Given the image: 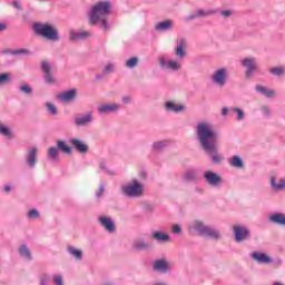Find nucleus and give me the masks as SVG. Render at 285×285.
I'll use <instances>...</instances> for the list:
<instances>
[{
	"mask_svg": "<svg viewBox=\"0 0 285 285\" xmlns=\"http://www.w3.org/2000/svg\"><path fill=\"white\" fill-rule=\"evenodd\" d=\"M202 148L212 155L214 164H219L223 157L217 154V134L210 122H199L196 127Z\"/></svg>",
	"mask_w": 285,
	"mask_h": 285,
	"instance_id": "1",
	"label": "nucleus"
},
{
	"mask_svg": "<svg viewBox=\"0 0 285 285\" xmlns=\"http://www.w3.org/2000/svg\"><path fill=\"white\" fill-rule=\"evenodd\" d=\"M110 14V2H98L96 3L89 13V23L90 26H95L99 23L101 17H106Z\"/></svg>",
	"mask_w": 285,
	"mask_h": 285,
	"instance_id": "2",
	"label": "nucleus"
},
{
	"mask_svg": "<svg viewBox=\"0 0 285 285\" xmlns=\"http://www.w3.org/2000/svg\"><path fill=\"white\" fill-rule=\"evenodd\" d=\"M35 32L40 35V37H45V39H49V41H58L59 35L57 33V29L50 24L36 23L33 26Z\"/></svg>",
	"mask_w": 285,
	"mask_h": 285,
	"instance_id": "3",
	"label": "nucleus"
},
{
	"mask_svg": "<svg viewBox=\"0 0 285 285\" xmlns=\"http://www.w3.org/2000/svg\"><path fill=\"white\" fill-rule=\"evenodd\" d=\"M121 191L127 197H141V195H144V184L134 179L131 183L122 186Z\"/></svg>",
	"mask_w": 285,
	"mask_h": 285,
	"instance_id": "4",
	"label": "nucleus"
},
{
	"mask_svg": "<svg viewBox=\"0 0 285 285\" xmlns=\"http://www.w3.org/2000/svg\"><path fill=\"white\" fill-rule=\"evenodd\" d=\"M194 228L195 230H198V233L200 235H203L204 237H210V239H219V232L210 228V227H206L204 225V223L196 220L194 223Z\"/></svg>",
	"mask_w": 285,
	"mask_h": 285,
	"instance_id": "5",
	"label": "nucleus"
},
{
	"mask_svg": "<svg viewBox=\"0 0 285 285\" xmlns=\"http://www.w3.org/2000/svg\"><path fill=\"white\" fill-rule=\"evenodd\" d=\"M242 66L247 68V70L245 71V77L247 79H250V77H253V72H255L257 70V61L255 60V58L243 59Z\"/></svg>",
	"mask_w": 285,
	"mask_h": 285,
	"instance_id": "6",
	"label": "nucleus"
},
{
	"mask_svg": "<svg viewBox=\"0 0 285 285\" xmlns=\"http://www.w3.org/2000/svg\"><path fill=\"white\" fill-rule=\"evenodd\" d=\"M75 97H77V89H70L68 91L60 92L57 95L58 101H61L62 104H68L75 100Z\"/></svg>",
	"mask_w": 285,
	"mask_h": 285,
	"instance_id": "7",
	"label": "nucleus"
},
{
	"mask_svg": "<svg viewBox=\"0 0 285 285\" xmlns=\"http://www.w3.org/2000/svg\"><path fill=\"white\" fill-rule=\"evenodd\" d=\"M212 80L217 86H225L226 85V69H218L212 76Z\"/></svg>",
	"mask_w": 285,
	"mask_h": 285,
	"instance_id": "8",
	"label": "nucleus"
},
{
	"mask_svg": "<svg viewBox=\"0 0 285 285\" xmlns=\"http://www.w3.org/2000/svg\"><path fill=\"white\" fill-rule=\"evenodd\" d=\"M235 239L236 242H244L248 238V228L242 226H234Z\"/></svg>",
	"mask_w": 285,
	"mask_h": 285,
	"instance_id": "9",
	"label": "nucleus"
},
{
	"mask_svg": "<svg viewBox=\"0 0 285 285\" xmlns=\"http://www.w3.org/2000/svg\"><path fill=\"white\" fill-rule=\"evenodd\" d=\"M204 177L209 186H217L222 184V177L213 171H206Z\"/></svg>",
	"mask_w": 285,
	"mask_h": 285,
	"instance_id": "10",
	"label": "nucleus"
},
{
	"mask_svg": "<svg viewBox=\"0 0 285 285\" xmlns=\"http://www.w3.org/2000/svg\"><path fill=\"white\" fill-rule=\"evenodd\" d=\"M41 69L45 72V81L47 83H55V78H52V69L50 68V63L48 61H42Z\"/></svg>",
	"mask_w": 285,
	"mask_h": 285,
	"instance_id": "11",
	"label": "nucleus"
},
{
	"mask_svg": "<svg viewBox=\"0 0 285 285\" xmlns=\"http://www.w3.org/2000/svg\"><path fill=\"white\" fill-rule=\"evenodd\" d=\"M252 257L258 264H271V262H272L271 256H268L264 253L254 252V253H252Z\"/></svg>",
	"mask_w": 285,
	"mask_h": 285,
	"instance_id": "12",
	"label": "nucleus"
},
{
	"mask_svg": "<svg viewBox=\"0 0 285 285\" xmlns=\"http://www.w3.org/2000/svg\"><path fill=\"white\" fill-rule=\"evenodd\" d=\"M70 144H72L73 148L78 150L81 155H86L88 153V145L79 139H71Z\"/></svg>",
	"mask_w": 285,
	"mask_h": 285,
	"instance_id": "13",
	"label": "nucleus"
},
{
	"mask_svg": "<svg viewBox=\"0 0 285 285\" xmlns=\"http://www.w3.org/2000/svg\"><path fill=\"white\" fill-rule=\"evenodd\" d=\"M116 110H119V105L117 104L101 105L98 107L100 115H108V112H116Z\"/></svg>",
	"mask_w": 285,
	"mask_h": 285,
	"instance_id": "14",
	"label": "nucleus"
},
{
	"mask_svg": "<svg viewBox=\"0 0 285 285\" xmlns=\"http://www.w3.org/2000/svg\"><path fill=\"white\" fill-rule=\"evenodd\" d=\"M37 153H39L37 147H33L29 151V155H28V158H27V164H28V166H30V168H35V166H37Z\"/></svg>",
	"mask_w": 285,
	"mask_h": 285,
	"instance_id": "15",
	"label": "nucleus"
},
{
	"mask_svg": "<svg viewBox=\"0 0 285 285\" xmlns=\"http://www.w3.org/2000/svg\"><path fill=\"white\" fill-rule=\"evenodd\" d=\"M88 37H91L90 31H82V32H79V33H77L75 31L70 32L71 41H79L81 39H88Z\"/></svg>",
	"mask_w": 285,
	"mask_h": 285,
	"instance_id": "16",
	"label": "nucleus"
},
{
	"mask_svg": "<svg viewBox=\"0 0 285 285\" xmlns=\"http://www.w3.org/2000/svg\"><path fill=\"white\" fill-rule=\"evenodd\" d=\"M100 224L109 230V233H115V223L109 217H100Z\"/></svg>",
	"mask_w": 285,
	"mask_h": 285,
	"instance_id": "17",
	"label": "nucleus"
},
{
	"mask_svg": "<svg viewBox=\"0 0 285 285\" xmlns=\"http://www.w3.org/2000/svg\"><path fill=\"white\" fill-rule=\"evenodd\" d=\"M186 40L180 39L178 40V46L176 48V55L177 57H179L180 59H184V57H186Z\"/></svg>",
	"mask_w": 285,
	"mask_h": 285,
	"instance_id": "18",
	"label": "nucleus"
},
{
	"mask_svg": "<svg viewBox=\"0 0 285 285\" xmlns=\"http://www.w3.org/2000/svg\"><path fill=\"white\" fill-rule=\"evenodd\" d=\"M153 238L156 239V242H161L163 244L170 242V236H168V234L161 233V232H155L153 234Z\"/></svg>",
	"mask_w": 285,
	"mask_h": 285,
	"instance_id": "19",
	"label": "nucleus"
},
{
	"mask_svg": "<svg viewBox=\"0 0 285 285\" xmlns=\"http://www.w3.org/2000/svg\"><path fill=\"white\" fill-rule=\"evenodd\" d=\"M154 271H159L160 273H168V263H166V261H156L154 264Z\"/></svg>",
	"mask_w": 285,
	"mask_h": 285,
	"instance_id": "20",
	"label": "nucleus"
},
{
	"mask_svg": "<svg viewBox=\"0 0 285 285\" xmlns=\"http://www.w3.org/2000/svg\"><path fill=\"white\" fill-rule=\"evenodd\" d=\"M269 220H272L273 224H278L279 226H285L284 214H274L269 217Z\"/></svg>",
	"mask_w": 285,
	"mask_h": 285,
	"instance_id": "21",
	"label": "nucleus"
},
{
	"mask_svg": "<svg viewBox=\"0 0 285 285\" xmlns=\"http://www.w3.org/2000/svg\"><path fill=\"white\" fill-rule=\"evenodd\" d=\"M170 28H173V20H165L156 24V30L159 31L170 30Z\"/></svg>",
	"mask_w": 285,
	"mask_h": 285,
	"instance_id": "22",
	"label": "nucleus"
},
{
	"mask_svg": "<svg viewBox=\"0 0 285 285\" xmlns=\"http://www.w3.org/2000/svg\"><path fill=\"white\" fill-rule=\"evenodd\" d=\"M256 90H257V92H262V95H265V97H275V91H273L266 87L256 86Z\"/></svg>",
	"mask_w": 285,
	"mask_h": 285,
	"instance_id": "23",
	"label": "nucleus"
},
{
	"mask_svg": "<svg viewBox=\"0 0 285 285\" xmlns=\"http://www.w3.org/2000/svg\"><path fill=\"white\" fill-rule=\"evenodd\" d=\"M90 121H92V115L89 114L82 118H77L76 119V125L77 126H86V124H90Z\"/></svg>",
	"mask_w": 285,
	"mask_h": 285,
	"instance_id": "24",
	"label": "nucleus"
},
{
	"mask_svg": "<svg viewBox=\"0 0 285 285\" xmlns=\"http://www.w3.org/2000/svg\"><path fill=\"white\" fill-rule=\"evenodd\" d=\"M57 146L59 150H61L62 153H66V155H70V153H72V149L70 148V146L66 145V141L59 140L57 142Z\"/></svg>",
	"mask_w": 285,
	"mask_h": 285,
	"instance_id": "25",
	"label": "nucleus"
},
{
	"mask_svg": "<svg viewBox=\"0 0 285 285\" xmlns=\"http://www.w3.org/2000/svg\"><path fill=\"white\" fill-rule=\"evenodd\" d=\"M230 166H233L234 168H243L244 167V163L242 161V158H239V156H234L230 161H229Z\"/></svg>",
	"mask_w": 285,
	"mask_h": 285,
	"instance_id": "26",
	"label": "nucleus"
},
{
	"mask_svg": "<svg viewBox=\"0 0 285 285\" xmlns=\"http://www.w3.org/2000/svg\"><path fill=\"white\" fill-rule=\"evenodd\" d=\"M167 110H173V112H180V110H184V106L181 105H175L171 101L166 102Z\"/></svg>",
	"mask_w": 285,
	"mask_h": 285,
	"instance_id": "27",
	"label": "nucleus"
},
{
	"mask_svg": "<svg viewBox=\"0 0 285 285\" xmlns=\"http://www.w3.org/2000/svg\"><path fill=\"white\" fill-rule=\"evenodd\" d=\"M19 254L21 257H26V259H32V256L30 255V249L26 245H21L19 248Z\"/></svg>",
	"mask_w": 285,
	"mask_h": 285,
	"instance_id": "28",
	"label": "nucleus"
},
{
	"mask_svg": "<svg viewBox=\"0 0 285 285\" xmlns=\"http://www.w3.org/2000/svg\"><path fill=\"white\" fill-rule=\"evenodd\" d=\"M271 184L275 190H282L285 188V180H279L278 184L275 183V177H272Z\"/></svg>",
	"mask_w": 285,
	"mask_h": 285,
	"instance_id": "29",
	"label": "nucleus"
},
{
	"mask_svg": "<svg viewBox=\"0 0 285 285\" xmlns=\"http://www.w3.org/2000/svg\"><path fill=\"white\" fill-rule=\"evenodd\" d=\"M181 65L175 60H170L167 62V70H179Z\"/></svg>",
	"mask_w": 285,
	"mask_h": 285,
	"instance_id": "30",
	"label": "nucleus"
},
{
	"mask_svg": "<svg viewBox=\"0 0 285 285\" xmlns=\"http://www.w3.org/2000/svg\"><path fill=\"white\" fill-rule=\"evenodd\" d=\"M149 246L150 245H148L144 240H138V242L134 243V248H136L137 250H146V248H148Z\"/></svg>",
	"mask_w": 285,
	"mask_h": 285,
	"instance_id": "31",
	"label": "nucleus"
},
{
	"mask_svg": "<svg viewBox=\"0 0 285 285\" xmlns=\"http://www.w3.org/2000/svg\"><path fill=\"white\" fill-rule=\"evenodd\" d=\"M185 179L187 181H193V179H197V173L193 169H189L185 173Z\"/></svg>",
	"mask_w": 285,
	"mask_h": 285,
	"instance_id": "32",
	"label": "nucleus"
},
{
	"mask_svg": "<svg viewBox=\"0 0 285 285\" xmlns=\"http://www.w3.org/2000/svg\"><path fill=\"white\" fill-rule=\"evenodd\" d=\"M69 253L70 255H72L73 257H76V259H81L82 257V252L81 249H77L75 247H69Z\"/></svg>",
	"mask_w": 285,
	"mask_h": 285,
	"instance_id": "33",
	"label": "nucleus"
},
{
	"mask_svg": "<svg viewBox=\"0 0 285 285\" xmlns=\"http://www.w3.org/2000/svg\"><path fill=\"white\" fill-rule=\"evenodd\" d=\"M0 135H3V137H12V131L4 125L0 124Z\"/></svg>",
	"mask_w": 285,
	"mask_h": 285,
	"instance_id": "34",
	"label": "nucleus"
},
{
	"mask_svg": "<svg viewBox=\"0 0 285 285\" xmlns=\"http://www.w3.org/2000/svg\"><path fill=\"white\" fill-rule=\"evenodd\" d=\"M12 79L10 78V73H1L0 75V86H3V83H10Z\"/></svg>",
	"mask_w": 285,
	"mask_h": 285,
	"instance_id": "35",
	"label": "nucleus"
},
{
	"mask_svg": "<svg viewBox=\"0 0 285 285\" xmlns=\"http://www.w3.org/2000/svg\"><path fill=\"white\" fill-rule=\"evenodd\" d=\"M137 63H139V59H137V58H130L129 60H127L126 62H125V65H126V67L127 68H135L136 66H137Z\"/></svg>",
	"mask_w": 285,
	"mask_h": 285,
	"instance_id": "36",
	"label": "nucleus"
},
{
	"mask_svg": "<svg viewBox=\"0 0 285 285\" xmlns=\"http://www.w3.org/2000/svg\"><path fill=\"white\" fill-rule=\"evenodd\" d=\"M48 155L51 159H57V155H59V150L57 149V147H51L48 150Z\"/></svg>",
	"mask_w": 285,
	"mask_h": 285,
	"instance_id": "37",
	"label": "nucleus"
},
{
	"mask_svg": "<svg viewBox=\"0 0 285 285\" xmlns=\"http://www.w3.org/2000/svg\"><path fill=\"white\" fill-rule=\"evenodd\" d=\"M102 72L104 75H110L111 72H115V65L109 63L105 66Z\"/></svg>",
	"mask_w": 285,
	"mask_h": 285,
	"instance_id": "38",
	"label": "nucleus"
},
{
	"mask_svg": "<svg viewBox=\"0 0 285 285\" xmlns=\"http://www.w3.org/2000/svg\"><path fill=\"white\" fill-rule=\"evenodd\" d=\"M47 108L51 115H57V107L53 104L47 102Z\"/></svg>",
	"mask_w": 285,
	"mask_h": 285,
	"instance_id": "39",
	"label": "nucleus"
},
{
	"mask_svg": "<svg viewBox=\"0 0 285 285\" xmlns=\"http://www.w3.org/2000/svg\"><path fill=\"white\" fill-rule=\"evenodd\" d=\"M20 90L21 92H24V95H30V92H32V88H30L28 85H22Z\"/></svg>",
	"mask_w": 285,
	"mask_h": 285,
	"instance_id": "40",
	"label": "nucleus"
},
{
	"mask_svg": "<svg viewBox=\"0 0 285 285\" xmlns=\"http://www.w3.org/2000/svg\"><path fill=\"white\" fill-rule=\"evenodd\" d=\"M269 72H272V75L279 76V75H284V69L283 68H273L269 70Z\"/></svg>",
	"mask_w": 285,
	"mask_h": 285,
	"instance_id": "41",
	"label": "nucleus"
},
{
	"mask_svg": "<svg viewBox=\"0 0 285 285\" xmlns=\"http://www.w3.org/2000/svg\"><path fill=\"white\" fill-rule=\"evenodd\" d=\"M234 112H236V115H237V119H239V120H242V119H244V111L242 110V109H239V108H234V109H232Z\"/></svg>",
	"mask_w": 285,
	"mask_h": 285,
	"instance_id": "42",
	"label": "nucleus"
},
{
	"mask_svg": "<svg viewBox=\"0 0 285 285\" xmlns=\"http://www.w3.org/2000/svg\"><path fill=\"white\" fill-rule=\"evenodd\" d=\"M210 14H213L212 11L205 12V11L202 10V9L196 12V17H208V16H210Z\"/></svg>",
	"mask_w": 285,
	"mask_h": 285,
	"instance_id": "43",
	"label": "nucleus"
},
{
	"mask_svg": "<svg viewBox=\"0 0 285 285\" xmlns=\"http://www.w3.org/2000/svg\"><path fill=\"white\" fill-rule=\"evenodd\" d=\"M28 217L29 218H37V217H39V212H37V209H31L28 213Z\"/></svg>",
	"mask_w": 285,
	"mask_h": 285,
	"instance_id": "44",
	"label": "nucleus"
},
{
	"mask_svg": "<svg viewBox=\"0 0 285 285\" xmlns=\"http://www.w3.org/2000/svg\"><path fill=\"white\" fill-rule=\"evenodd\" d=\"M12 55H30V51L28 49H21L13 51Z\"/></svg>",
	"mask_w": 285,
	"mask_h": 285,
	"instance_id": "45",
	"label": "nucleus"
},
{
	"mask_svg": "<svg viewBox=\"0 0 285 285\" xmlns=\"http://www.w3.org/2000/svg\"><path fill=\"white\" fill-rule=\"evenodd\" d=\"M164 146H166V142H164V141H159V142L154 144V148L156 150H161V148H164Z\"/></svg>",
	"mask_w": 285,
	"mask_h": 285,
	"instance_id": "46",
	"label": "nucleus"
},
{
	"mask_svg": "<svg viewBox=\"0 0 285 285\" xmlns=\"http://www.w3.org/2000/svg\"><path fill=\"white\" fill-rule=\"evenodd\" d=\"M53 282L56 285H63V277H61V275H58L55 277Z\"/></svg>",
	"mask_w": 285,
	"mask_h": 285,
	"instance_id": "47",
	"label": "nucleus"
},
{
	"mask_svg": "<svg viewBox=\"0 0 285 285\" xmlns=\"http://www.w3.org/2000/svg\"><path fill=\"white\" fill-rule=\"evenodd\" d=\"M173 233H175L176 235H179V233H181V227L179 225H174Z\"/></svg>",
	"mask_w": 285,
	"mask_h": 285,
	"instance_id": "48",
	"label": "nucleus"
},
{
	"mask_svg": "<svg viewBox=\"0 0 285 285\" xmlns=\"http://www.w3.org/2000/svg\"><path fill=\"white\" fill-rule=\"evenodd\" d=\"M101 26H102V28H104V30H109V26H108V20H106V19H102L101 20Z\"/></svg>",
	"mask_w": 285,
	"mask_h": 285,
	"instance_id": "49",
	"label": "nucleus"
},
{
	"mask_svg": "<svg viewBox=\"0 0 285 285\" xmlns=\"http://www.w3.org/2000/svg\"><path fill=\"white\" fill-rule=\"evenodd\" d=\"M159 63H160L161 68H165V69L168 68V62H166V60L164 58L159 59Z\"/></svg>",
	"mask_w": 285,
	"mask_h": 285,
	"instance_id": "50",
	"label": "nucleus"
},
{
	"mask_svg": "<svg viewBox=\"0 0 285 285\" xmlns=\"http://www.w3.org/2000/svg\"><path fill=\"white\" fill-rule=\"evenodd\" d=\"M12 6H13V8H16L17 10H22L21 3H20L19 1H17V0H14V1L12 2Z\"/></svg>",
	"mask_w": 285,
	"mask_h": 285,
	"instance_id": "51",
	"label": "nucleus"
},
{
	"mask_svg": "<svg viewBox=\"0 0 285 285\" xmlns=\"http://www.w3.org/2000/svg\"><path fill=\"white\" fill-rule=\"evenodd\" d=\"M264 115H271V109L268 107H262Z\"/></svg>",
	"mask_w": 285,
	"mask_h": 285,
	"instance_id": "52",
	"label": "nucleus"
},
{
	"mask_svg": "<svg viewBox=\"0 0 285 285\" xmlns=\"http://www.w3.org/2000/svg\"><path fill=\"white\" fill-rule=\"evenodd\" d=\"M222 17H230L232 12L228 10L222 11L220 12Z\"/></svg>",
	"mask_w": 285,
	"mask_h": 285,
	"instance_id": "53",
	"label": "nucleus"
},
{
	"mask_svg": "<svg viewBox=\"0 0 285 285\" xmlns=\"http://www.w3.org/2000/svg\"><path fill=\"white\" fill-rule=\"evenodd\" d=\"M7 28L8 26H6V23H0V32H3Z\"/></svg>",
	"mask_w": 285,
	"mask_h": 285,
	"instance_id": "54",
	"label": "nucleus"
},
{
	"mask_svg": "<svg viewBox=\"0 0 285 285\" xmlns=\"http://www.w3.org/2000/svg\"><path fill=\"white\" fill-rule=\"evenodd\" d=\"M222 115H224V116H226V115H228V108H223V110H222Z\"/></svg>",
	"mask_w": 285,
	"mask_h": 285,
	"instance_id": "55",
	"label": "nucleus"
},
{
	"mask_svg": "<svg viewBox=\"0 0 285 285\" xmlns=\"http://www.w3.org/2000/svg\"><path fill=\"white\" fill-rule=\"evenodd\" d=\"M104 195V188H100L99 191L97 193V197H101Z\"/></svg>",
	"mask_w": 285,
	"mask_h": 285,
	"instance_id": "56",
	"label": "nucleus"
},
{
	"mask_svg": "<svg viewBox=\"0 0 285 285\" xmlns=\"http://www.w3.org/2000/svg\"><path fill=\"white\" fill-rule=\"evenodd\" d=\"M122 101H124L125 104H128V101H130V97H122Z\"/></svg>",
	"mask_w": 285,
	"mask_h": 285,
	"instance_id": "57",
	"label": "nucleus"
},
{
	"mask_svg": "<svg viewBox=\"0 0 285 285\" xmlns=\"http://www.w3.org/2000/svg\"><path fill=\"white\" fill-rule=\"evenodd\" d=\"M10 190H11V187L8 186V185H6V186H4V193H10Z\"/></svg>",
	"mask_w": 285,
	"mask_h": 285,
	"instance_id": "58",
	"label": "nucleus"
}]
</instances>
